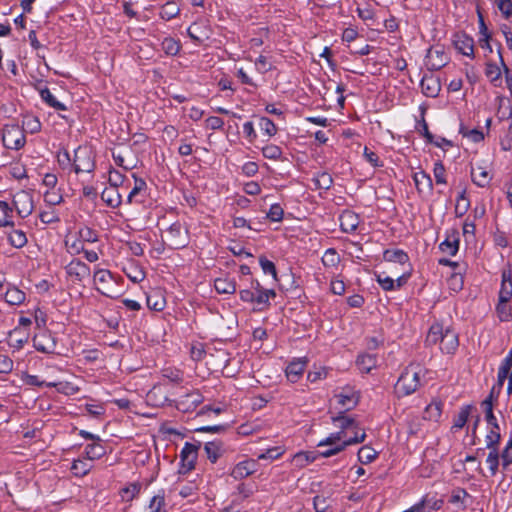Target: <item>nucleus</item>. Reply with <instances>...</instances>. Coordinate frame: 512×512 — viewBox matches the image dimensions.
<instances>
[{
  "mask_svg": "<svg viewBox=\"0 0 512 512\" xmlns=\"http://www.w3.org/2000/svg\"><path fill=\"white\" fill-rule=\"evenodd\" d=\"M472 408L473 407L471 405H466V406L462 407L454 419L452 428H455V429L463 428L468 420V417L470 415Z\"/></svg>",
  "mask_w": 512,
  "mask_h": 512,
  "instance_id": "nucleus-45",
  "label": "nucleus"
},
{
  "mask_svg": "<svg viewBox=\"0 0 512 512\" xmlns=\"http://www.w3.org/2000/svg\"><path fill=\"white\" fill-rule=\"evenodd\" d=\"M315 459L316 456L312 452H299L293 456L292 463L298 468H303Z\"/></svg>",
  "mask_w": 512,
  "mask_h": 512,
  "instance_id": "nucleus-38",
  "label": "nucleus"
},
{
  "mask_svg": "<svg viewBox=\"0 0 512 512\" xmlns=\"http://www.w3.org/2000/svg\"><path fill=\"white\" fill-rule=\"evenodd\" d=\"M280 58V54L264 49L258 56V72L265 73L276 69V64Z\"/></svg>",
  "mask_w": 512,
  "mask_h": 512,
  "instance_id": "nucleus-11",
  "label": "nucleus"
},
{
  "mask_svg": "<svg viewBox=\"0 0 512 512\" xmlns=\"http://www.w3.org/2000/svg\"><path fill=\"white\" fill-rule=\"evenodd\" d=\"M258 126L260 127L261 131L269 138L276 135L278 131V128L275 125V123L265 116L259 117Z\"/></svg>",
  "mask_w": 512,
  "mask_h": 512,
  "instance_id": "nucleus-36",
  "label": "nucleus"
},
{
  "mask_svg": "<svg viewBox=\"0 0 512 512\" xmlns=\"http://www.w3.org/2000/svg\"><path fill=\"white\" fill-rule=\"evenodd\" d=\"M181 472H188L194 468L197 460V447L194 444L186 443L180 452Z\"/></svg>",
  "mask_w": 512,
  "mask_h": 512,
  "instance_id": "nucleus-10",
  "label": "nucleus"
},
{
  "mask_svg": "<svg viewBox=\"0 0 512 512\" xmlns=\"http://www.w3.org/2000/svg\"><path fill=\"white\" fill-rule=\"evenodd\" d=\"M162 48L168 55H175L179 52L180 45L177 41L172 38H166L162 42Z\"/></svg>",
  "mask_w": 512,
  "mask_h": 512,
  "instance_id": "nucleus-60",
  "label": "nucleus"
},
{
  "mask_svg": "<svg viewBox=\"0 0 512 512\" xmlns=\"http://www.w3.org/2000/svg\"><path fill=\"white\" fill-rule=\"evenodd\" d=\"M130 179L131 186L126 192H123V194L127 195L129 203L133 201L139 202L141 201L139 197L142 196L146 190V183L143 179L137 178L134 174H132Z\"/></svg>",
  "mask_w": 512,
  "mask_h": 512,
  "instance_id": "nucleus-13",
  "label": "nucleus"
},
{
  "mask_svg": "<svg viewBox=\"0 0 512 512\" xmlns=\"http://www.w3.org/2000/svg\"><path fill=\"white\" fill-rule=\"evenodd\" d=\"M265 213V219L271 222H281L284 218V210L278 203L272 204Z\"/></svg>",
  "mask_w": 512,
  "mask_h": 512,
  "instance_id": "nucleus-44",
  "label": "nucleus"
},
{
  "mask_svg": "<svg viewBox=\"0 0 512 512\" xmlns=\"http://www.w3.org/2000/svg\"><path fill=\"white\" fill-rule=\"evenodd\" d=\"M376 280L379 283V285L382 287L383 290H385V291L395 290L394 279L389 276H385L384 273L377 274Z\"/></svg>",
  "mask_w": 512,
  "mask_h": 512,
  "instance_id": "nucleus-56",
  "label": "nucleus"
},
{
  "mask_svg": "<svg viewBox=\"0 0 512 512\" xmlns=\"http://www.w3.org/2000/svg\"><path fill=\"white\" fill-rule=\"evenodd\" d=\"M414 182L416 189L419 193L430 194L433 191V182L429 174L424 171H419L414 174Z\"/></svg>",
  "mask_w": 512,
  "mask_h": 512,
  "instance_id": "nucleus-17",
  "label": "nucleus"
},
{
  "mask_svg": "<svg viewBox=\"0 0 512 512\" xmlns=\"http://www.w3.org/2000/svg\"><path fill=\"white\" fill-rule=\"evenodd\" d=\"M5 300L11 305H19L25 300V294L18 288L12 287L6 291Z\"/></svg>",
  "mask_w": 512,
  "mask_h": 512,
  "instance_id": "nucleus-35",
  "label": "nucleus"
},
{
  "mask_svg": "<svg viewBox=\"0 0 512 512\" xmlns=\"http://www.w3.org/2000/svg\"><path fill=\"white\" fill-rule=\"evenodd\" d=\"M180 12L179 6L172 1L166 2L160 11V16L164 20H170L176 17Z\"/></svg>",
  "mask_w": 512,
  "mask_h": 512,
  "instance_id": "nucleus-40",
  "label": "nucleus"
},
{
  "mask_svg": "<svg viewBox=\"0 0 512 512\" xmlns=\"http://www.w3.org/2000/svg\"><path fill=\"white\" fill-rule=\"evenodd\" d=\"M46 386L56 387L59 392L65 395H73L79 391L78 385L70 381H64L59 383L49 382L46 384Z\"/></svg>",
  "mask_w": 512,
  "mask_h": 512,
  "instance_id": "nucleus-34",
  "label": "nucleus"
},
{
  "mask_svg": "<svg viewBox=\"0 0 512 512\" xmlns=\"http://www.w3.org/2000/svg\"><path fill=\"white\" fill-rule=\"evenodd\" d=\"M14 206L21 217L31 214L34 208L32 196L27 191H19L14 195Z\"/></svg>",
  "mask_w": 512,
  "mask_h": 512,
  "instance_id": "nucleus-8",
  "label": "nucleus"
},
{
  "mask_svg": "<svg viewBox=\"0 0 512 512\" xmlns=\"http://www.w3.org/2000/svg\"><path fill=\"white\" fill-rule=\"evenodd\" d=\"M448 58L442 50L429 49L426 55V66L430 71H437L444 67Z\"/></svg>",
  "mask_w": 512,
  "mask_h": 512,
  "instance_id": "nucleus-12",
  "label": "nucleus"
},
{
  "mask_svg": "<svg viewBox=\"0 0 512 512\" xmlns=\"http://www.w3.org/2000/svg\"><path fill=\"white\" fill-rule=\"evenodd\" d=\"M276 292L273 288L265 289L258 283V305H269L270 298H275Z\"/></svg>",
  "mask_w": 512,
  "mask_h": 512,
  "instance_id": "nucleus-51",
  "label": "nucleus"
},
{
  "mask_svg": "<svg viewBox=\"0 0 512 512\" xmlns=\"http://www.w3.org/2000/svg\"><path fill=\"white\" fill-rule=\"evenodd\" d=\"M422 92L427 97H436L440 91V83L433 76H424L420 83Z\"/></svg>",
  "mask_w": 512,
  "mask_h": 512,
  "instance_id": "nucleus-20",
  "label": "nucleus"
},
{
  "mask_svg": "<svg viewBox=\"0 0 512 512\" xmlns=\"http://www.w3.org/2000/svg\"><path fill=\"white\" fill-rule=\"evenodd\" d=\"M509 302H501L499 300V303L496 307L499 319L501 321H509L512 317L511 308L508 305Z\"/></svg>",
  "mask_w": 512,
  "mask_h": 512,
  "instance_id": "nucleus-57",
  "label": "nucleus"
},
{
  "mask_svg": "<svg viewBox=\"0 0 512 512\" xmlns=\"http://www.w3.org/2000/svg\"><path fill=\"white\" fill-rule=\"evenodd\" d=\"M40 95L43 101H45L49 106L57 109V110H66V106L58 101L50 92L49 89H42L40 91Z\"/></svg>",
  "mask_w": 512,
  "mask_h": 512,
  "instance_id": "nucleus-46",
  "label": "nucleus"
},
{
  "mask_svg": "<svg viewBox=\"0 0 512 512\" xmlns=\"http://www.w3.org/2000/svg\"><path fill=\"white\" fill-rule=\"evenodd\" d=\"M470 498L468 492L463 488H456L452 491L449 502L452 504H461L463 508L466 507L465 499Z\"/></svg>",
  "mask_w": 512,
  "mask_h": 512,
  "instance_id": "nucleus-49",
  "label": "nucleus"
},
{
  "mask_svg": "<svg viewBox=\"0 0 512 512\" xmlns=\"http://www.w3.org/2000/svg\"><path fill=\"white\" fill-rule=\"evenodd\" d=\"M445 171H446L445 167L441 161H437L434 164L433 173H434L436 184H446L447 183Z\"/></svg>",
  "mask_w": 512,
  "mask_h": 512,
  "instance_id": "nucleus-58",
  "label": "nucleus"
},
{
  "mask_svg": "<svg viewBox=\"0 0 512 512\" xmlns=\"http://www.w3.org/2000/svg\"><path fill=\"white\" fill-rule=\"evenodd\" d=\"M458 335L451 329L447 328L440 341V350L446 354H452L458 348Z\"/></svg>",
  "mask_w": 512,
  "mask_h": 512,
  "instance_id": "nucleus-14",
  "label": "nucleus"
},
{
  "mask_svg": "<svg viewBox=\"0 0 512 512\" xmlns=\"http://www.w3.org/2000/svg\"><path fill=\"white\" fill-rule=\"evenodd\" d=\"M479 170V173H476L474 169L471 170V179L475 185L484 188L489 185L492 178L486 170L482 168H479Z\"/></svg>",
  "mask_w": 512,
  "mask_h": 512,
  "instance_id": "nucleus-32",
  "label": "nucleus"
},
{
  "mask_svg": "<svg viewBox=\"0 0 512 512\" xmlns=\"http://www.w3.org/2000/svg\"><path fill=\"white\" fill-rule=\"evenodd\" d=\"M34 346L38 351L48 353L54 350L55 342L49 333L42 331L35 335Z\"/></svg>",
  "mask_w": 512,
  "mask_h": 512,
  "instance_id": "nucleus-15",
  "label": "nucleus"
},
{
  "mask_svg": "<svg viewBox=\"0 0 512 512\" xmlns=\"http://www.w3.org/2000/svg\"><path fill=\"white\" fill-rule=\"evenodd\" d=\"M109 188H115L120 190L122 193L126 192L131 186V179L125 177L120 172L116 170H111L109 172Z\"/></svg>",
  "mask_w": 512,
  "mask_h": 512,
  "instance_id": "nucleus-18",
  "label": "nucleus"
},
{
  "mask_svg": "<svg viewBox=\"0 0 512 512\" xmlns=\"http://www.w3.org/2000/svg\"><path fill=\"white\" fill-rule=\"evenodd\" d=\"M316 189L328 190L333 184L332 176L327 172L319 173L313 178Z\"/></svg>",
  "mask_w": 512,
  "mask_h": 512,
  "instance_id": "nucleus-43",
  "label": "nucleus"
},
{
  "mask_svg": "<svg viewBox=\"0 0 512 512\" xmlns=\"http://www.w3.org/2000/svg\"><path fill=\"white\" fill-rule=\"evenodd\" d=\"M346 411H341L338 416L332 417L333 423H338L340 431L345 433V430L350 427H357L356 421L352 417L345 416Z\"/></svg>",
  "mask_w": 512,
  "mask_h": 512,
  "instance_id": "nucleus-37",
  "label": "nucleus"
},
{
  "mask_svg": "<svg viewBox=\"0 0 512 512\" xmlns=\"http://www.w3.org/2000/svg\"><path fill=\"white\" fill-rule=\"evenodd\" d=\"M338 403L344 408V411H349L357 406L359 402V395L355 392L351 393H340L336 395Z\"/></svg>",
  "mask_w": 512,
  "mask_h": 512,
  "instance_id": "nucleus-26",
  "label": "nucleus"
},
{
  "mask_svg": "<svg viewBox=\"0 0 512 512\" xmlns=\"http://www.w3.org/2000/svg\"><path fill=\"white\" fill-rule=\"evenodd\" d=\"M139 486L137 484H130L121 490V498L123 501L129 502L138 494Z\"/></svg>",
  "mask_w": 512,
  "mask_h": 512,
  "instance_id": "nucleus-59",
  "label": "nucleus"
},
{
  "mask_svg": "<svg viewBox=\"0 0 512 512\" xmlns=\"http://www.w3.org/2000/svg\"><path fill=\"white\" fill-rule=\"evenodd\" d=\"M485 75L491 80V82H495L501 77V70L495 63H487L485 68Z\"/></svg>",
  "mask_w": 512,
  "mask_h": 512,
  "instance_id": "nucleus-62",
  "label": "nucleus"
},
{
  "mask_svg": "<svg viewBox=\"0 0 512 512\" xmlns=\"http://www.w3.org/2000/svg\"><path fill=\"white\" fill-rule=\"evenodd\" d=\"M505 18L512 17V0H495Z\"/></svg>",
  "mask_w": 512,
  "mask_h": 512,
  "instance_id": "nucleus-64",
  "label": "nucleus"
},
{
  "mask_svg": "<svg viewBox=\"0 0 512 512\" xmlns=\"http://www.w3.org/2000/svg\"><path fill=\"white\" fill-rule=\"evenodd\" d=\"M147 305L152 310L162 311L166 306V299L163 292L159 289L150 291L147 295Z\"/></svg>",
  "mask_w": 512,
  "mask_h": 512,
  "instance_id": "nucleus-19",
  "label": "nucleus"
},
{
  "mask_svg": "<svg viewBox=\"0 0 512 512\" xmlns=\"http://www.w3.org/2000/svg\"><path fill=\"white\" fill-rule=\"evenodd\" d=\"M442 414V402L434 400L425 408L423 418L429 421H438Z\"/></svg>",
  "mask_w": 512,
  "mask_h": 512,
  "instance_id": "nucleus-27",
  "label": "nucleus"
},
{
  "mask_svg": "<svg viewBox=\"0 0 512 512\" xmlns=\"http://www.w3.org/2000/svg\"><path fill=\"white\" fill-rule=\"evenodd\" d=\"M445 330L443 329L442 325L436 323L433 324L427 334L426 337V344L427 345H435L439 344L442 339V336L444 335Z\"/></svg>",
  "mask_w": 512,
  "mask_h": 512,
  "instance_id": "nucleus-29",
  "label": "nucleus"
},
{
  "mask_svg": "<svg viewBox=\"0 0 512 512\" xmlns=\"http://www.w3.org/2000/svg\"><path fill=\"white\" fill-rule=\"evenodd\" d=\"M307 357L294 358L285 369V375L291 383H296L302 377L307 365Z\"/></svg>",
  "mask_w": 512,
  "mask_h": 512,
  "instance_id": "nucleus-7",
  "label": "nucleus"
},
{
  "mask_svg": "<svg viewBox=\"0 0 512 512\" xmlns=\"http://www.w3.org/2000/svg\"><path fill=\"white\" fill-rule=\"evenodd\" d=\"M258 264L264 275L271 276L274 284L279 282L276 265L273 261L269 260L266 256L261 255L258 257Z\"/></svg>",
  "mask_w": 512,
  "mask_h": 512,
  "instance_id": "nucleus-22",
  "label": "nucleus"
},
{
  "mask_svg": "<svg viewBox=\"0 0 512 512\" xmlns=\"http://www.w3.org/2000/svg\"><path fill=\"white\" fill-rule=\"evenodd\" d=\"M359 225L358 215L352 211H344L340 215V227L341 230L345 233L354 232Z\"/></svg>",
  "mask_w": 512,
  "mask_h": 512,
  "instance_id": "nucleus-16",
  "label": "nucleus"
},
{
  "mask_svg": "<svg viewBox=\"0 0 512 512\" xmlns=\"http://www.w3.org/2000/svg\"><path fill=\"white\" fill-rule=\"evenodd\" d=\"M422 372L423 368L419 364L411 363L407 366L395 385V392L398 396H408L414 393L420 386Z\"/></svg>",
  "mask_w": 512,
  "mask_h": 512,
  "instance_id": "nucleus-1",
  "label": "nucleus"
},
{
  "mask_svg": "<svg viewBox=\"0 0 512 512\" xmlns=\"http://www.w3.org/2000/svg\"><path fill=\"white\" fill-rule=\"evenodd\" d=\"M458 247H459L458 240L450 241L449 239H446L445 241H443L439 246V248L442 252H446V253L450 254L451 256H454L457 253Z\"/></svg>",
  "mask_w": 512,
  "mask_h": 512,
  "instance_id": "nucleus-61",
  "label": "nucleus"
},
{
  "mask_svg": "<svg viewBox=\"0 0 512 512\" xmlns=\"http://www.w3.org/2000/svg\"><path fill=\"white\" fill-rule=\"evenodd\" d=\"M383 258L388 262H396L404 265L409 262L408 254L401 249H386L383 253Z\"/></svg>",
  "mask_w": 512,
  "mask_h": 512,
  "instance_id": "nucleus-25",
  "label": "nucleus"
},
{
  "mask_svg": "<svg viewBox=\"0 0 512 512\" xmlns=\"http://www.w3.org/2000/svg\"><path fill=\"white\" fill-rule=\"evenodd\" d=\"M2 140L4 145L9 149H20L25 144L23 131L19 126L14 124L5 126Z\"/></svg>",
  "mask_w": 512,
  "mask_h": 512,
  "instance_id": "nucleus-5",
  "label": "nucleus"
},
{
  "mask_svg": "<svg viewBox=\"0 0 512 512\" xmlns=\"http://www.w3.org/2000/svg\"><path fill=\"white\" fill-rule=\"evenodd\" d=\"M262 154L265 158L277 160L282 155V150L277 145H267L262 148Z\"/></svg>",
  "mask_w": 512,
  "mask_h": 512,
  "instance_id": "nucleus-55",
  "label": "nucleus"
},
{
  "mask_svg": "<svg viewBox=\"0 0 512 512\" xmlns=\"http://www.w3.org/2000/svg\"><path fill=\"white\" fill-rule=\"evenodd\" d=\"M205 453L207 458L211 462H216L218 458L222 455L223 448L222 444L219 442H207L204 446Z\"/></svg>",
  "mask_w": 512,
  "mask_h": 512,
  "instance_id": "nucleus-30",
  "label": "nucleus"
},
{
  "mask_svg": "<svg viewBox=\"0 0 512 512\" xmlns=\"http://www.w3.org/2000/svg\"><path fill=\"white\" fill-rule=\"evenodd\" d=\"M104 453V447L100 443H92L85 448V457L91 462L99 459Z\"/></svg>",
  "mask_w": 512,
  "mask_h": 512,
  "instance_id": "nucleus-41",
  "label": "nucleus"
},
{
  "mask_svg": "<svg viewBox=\"0 0 512 512\" xmlns=\"http://www.w3.org/2000/svg\"><path fill=\"white\" fill-rule=\"evenodd\" d=\"M356 364L363 372H370L376 366V357L370 354L359 355Z\"/></svg>",
  "mask_w": 512,
  "mask_h": 512,
  "instance_id": "nucleus-31",
  "label": "nucleus"
},
{
  "mask_svg": "<svg viewBox=\"0 0 512 512\" xmlns=\"http://www.w3.org/2000/svg\"><path fill=\"white\" fill-rule=\"evenodd\" d=\"M12 210L8 203L0 200V226L12 224Z\"/></svg>",
  "mask_w": 512,
  "mask_h": 512,
  "instance_id": "nucleus-48",
  "label": "nucleus"
},
{
  "mask_svg": "<svg viewBox=\"0 0 512 512\" xmlns=\"http://www.w3.org/2000/svg\"><path fill=\"white\" fill-rule=\"evenodd\" d=\"M501 435L500 430L491 429L490 432L486 436V447L488 449H498V444L500 442Z\"/></svg>",
  "mask_w": 512,
  "mask_h": 512,
  "instance_id": "nucleus-54",
  "label": "nucleus"
},
{
  "mask_svg": "<svg viewBox=\"0 0 512 512\" xmlns=\"http://www.w3.org/2000/svg\"><path fill=\"white\" fill-rule=\"evenodd\" d=\"M284 449L281 446L258 448V461H273L281 457Z\"/></svg>",
  "mask_w": 512,
  "mask_h": 512,
  "instance_id": "nucleus-24",
  "label": "nucleus"
},
{
  "mask_svg": "<svg viewBox=\"0 0 512 512\" xmlns=\"http://www.w3.org/2000/svg\"><path fill=\"white\" fill-rule=\"evenodd\" d=\"M512 297V281L506 280L505 274H503V280L501 289L499 292V300L501 302H509Z\"/></svg>",
  "mask_w": 512,
  "mask_h": 512,
  "instance_id": "nucleus-50",
  "label": "nucleus"
},
{
  "mask_svg": "<svg viewBox=\"0 0 512 512\" xmlns=\"http://www.w3.org/2000/svg\"><path fill=\"white\" fill-rule=\"evenodd\" d=\"M124 272L127 277L135 283L141 282L145 278L143 270L134 263H131L125 267Z\"/></svg>",
  "mask_w": 512,
  "mask_h": 512,
  "instance_id": "nucleus-39",
  "label": "nucleus"
},
{
  "mask_svg": "<svg viewBox=\"0 0 512 512\" xmlns=\"http://www.w3.org/2000/svg\"><path fill=\"white\" fill-rule=\"evenodd\" d=\"M453 45L455 49L470 58H474V40L464 32H457L453 35Z\"/></svg>",
  "mask_w": 512,
  "mask_h": 512,
  "instance_id": "nucleus-6",
  "label": "nucleus"
},
{
  "mask_svg": "<svg viewBox=\"0 0 512 512\" xmlns=\"http://www.w3.org/2000/svg\"><path fill=\"white\" fill-rule=\"evenodd\" d=\"M95 232L86 226L70 229L65 238V246L69 253L78 254L84 250L85 243L96 241Z\"/></svg>",
  "mask_w": 512,
  "mask_h": 512,
  "instance_id": "nucleus-2",
  "label": "nucleus"
},
{
  "mask_svg": "<svg viewBox=\"0 0 512 512\" xmlns=\"http://www.w3.org/2000/svg\"><path fill=\"white\" fill-rule=\"evenodd\" d=\"M377 456V452L370 446H362L358 451V460L363 464L372 462Z\"/></svg>",
  "mask_w": 512,
  "mask_h": 512,
  "instance_id": "nucleus-47",
  "label": "nucleus"
},
{
  "mask_svg": "<svg viewBox=\"0 0 512 512\" xmlns=\"http://www.w3.org/2000/svg\"><path fill=\"white\" fill-rule=\"evenodd\" d=\"M486 462L489 465V470H490L491 476L496 475V473L498 471V467L501 464L498 449H489V453L486 458Z\"/></svg>",
  "mask_w": 512,
  "mask_h": 512,
  "instance_id": "nucleus-42",
  "label": "nucleus"
},
{
  "mask_svg": "<svg viewBox=\"0 0 512 512\" xmlns=\"http://www.w3.org/2000/svg\"><path fill=\"white\" fill-rule=\"evenodd\" d=\"M67 273L76 280L81 281L87 278L90 274L89 268L86 264L79 261H72L67 266Z\"/></svg>",
  "mask_w": 512,
  "mask_h": 512,
  "instance_id": "nucleus-21",
  "label": "nucleus"
},
{
  "mask_svg": "<svg viewBox=\"0 0 512 512\" xmlns=\"http://www.w3.org/2000/svg\"><path fill=\"white\" fill-rule=\"evenodd\" d=\"M113 158L117 165L124 169H133L136 166V159L132 151L126 146H120L113 151Z\"/></svg>",
  "mask_w": 512,
  "mask_h": 512,
  "instance_id": "nucleus-9",
  "label": "nucleus"
},
{
  "mask_svg": "<svg viewBox=\"0 0 512 512\" xmlns=\"http://www.w3.org/2000/svg\"><path fill=\"white\" fill-rule=\"evenodd\" d=\"M93 281L95 288L105 296L117 297L120 294L116 279L106 269L99 268L95 270Z\"/></svg>",
  "mask_w": 512,
  "mask_h": 512,
  "instance_id": "nucleus-3",
  "label": "nucleus"
},
{
  "mask_svg": "<svg viewBox=\"0 0 512 512\" xmlns=\"http://www.w3.org/2000/svg\"><path fill=\"white\" fill-rule=\"evenodd\" d=\"M76 173H91L94 169V153L88 146H80L74 153Z\"/></svg>",
  "mask_w": 512,
  "mask_h": 512,
  "instance_id": "nucleus-4",
  "label": "nucleus"
},
{
  "mask_svg": "<svg viewBox=\"0 0 512 512\" xmlns=\"http://www.w3.org/2000/svg\"><path fill=\"white\" fill-rule=\"evenodd\" d=\"M214 286L216 291L222 294H231L235 291L234 284L231 281L224 278L216 279Z\"/></svg>",
  "mask_w": 512,
  "mask_h": 512,
  "instance_id": "nucleus-52",
  "label": "nucleus"
},
{
  "mask_svg": "<svg viewBox=\"0 0 512 512\" xmlns=\"http://www.w3.org/2000/svg\"><path fill=\"white\" fill-rule=\"evenodd\" d=\"M123 193L115 188H106L102 192V199L110 206L115 207L121 203Z\"/></svg>",
  "mask_w": 512,
  "mask_h": 512,
  "instance_id": "nucleus-28",
  "label": "nucleus"
},
{
  "mask_svg": "<svg viewBox=\"0 0 512 512\" xmlns=\"http://www.w3.org/2000/svg\"><path fill=\"white\" fill-rule=\"evenodd\" d=\"M11 245L17 248L23 247L27 243L26 235L20 230H13L8 235Z\"/></svg>",
  "mask_w": 512,
  "mask_h": 512,
  "instance_id": "nucleus-53",
  "label": "nucleus"
},
{
  "mask_svg": "<svg viewBox=\"0 0 512 512\" xmlns=\"http://www.w3.org/2000/svg\"><path fill=\"white\" fill-rule=\"evenodd\" d=\"M255 468L256 464L253 460L242 461L234 467L232 475L235 479H242L252 474Z\"/></svg>",
  "mask_w": 512,
  "mask_h": 512,
  "instance_id": "nucleus-23",
  "label": "nucleus"
},
{
  "mask_svg": "<svg viewBox=\"0 0 512 512\" xmlns=\"http://www.w3.org/2000/svg\"><path fill=\"white\" fill-rule=\"evenodd\" d=\"M339 260V256L333 248L328 249L322 258L323 264L325 266H335L338 264Z\"/></svg>",
  "mask_w": 512,
  "mask_h": 512,
  "instance_id": "nucleus-63",
  "label": "nucleus"
},
{
  "mask_svg": "<svg viewBox=\"0 0 512 512\" xmlns=\"http://www.w3.org/2000/svg\"><path fill=\"white\" fill-rule=\"evenodd\" d=\"M92 469V463L86 457L73 462L72 472L76 476H84Z\"/></svg>",
  "mask_w": 512,
  "mask_h": 512,
  "instance_id": "nucleus-33",
  "label": "nucleus"
}]
</instances>
